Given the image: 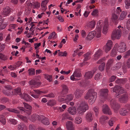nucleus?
Returning a JSON list of instances; mask_svg holds the SVG:
<instances>
[{"instance_id": "39448f33", "label": "nucleus", "mask_w": 130, "mask_h": 130, "mask_svg": "<svg viewBox=\"0 0 130 130\" xmlns=\"http://www.w3.org/2000/svg\"><path fill=\"white\" fill-rule=\"evenodd\" d=\"M121 30L120 29L114 30L112 32L111 38L112 40H115L116 39H119L121 36Z\"/></svg>"}, {"instance_id": "c85d7f7f", "label": "nucleus", "mask_w": 130, "mask_h": 130, "mask_svg": "<svg viewBox=\"0 0 130 130\" xmlns=\"http://www.w3.org/2000/svg\"><path fill=\"white\" fill-rule=\"evenodd\" d=\"M86 119L87 121L89 122H91L92 121L93 118L91 113H88L86 114Z\"/></svg>"}, {"instance_id": "5fc2aeb1", "label": "nucleus", "mask_w": 130, "mask_h": 130, "mask_svg": "<svg viewBox=\"0 0 130 130\" xmlns=\"http://www.w3.org/2000/svg\"><path fill=\"white\" fill-rule=\"evenodd\" d=\"M130 56V50L124 53L123 57L125 58H126Z\"/></svg>"}, {"instance_id": "ea45409f", "label": "nucleus", "mask_w": 130, "mask_h": 130, "mask_svg": "<svg viewBox=\"0 0 130 130\" xmlns=\"http://www.w3.org/2000/svg\"><path fill=\"white\" fill-rule=\"evenodd\" d=\"M56 104V102L55 100H49L47 103L48 105L52 106Z\"/></svg>"}, {"instance_id": "473e14b6", "label": "nucleus", "mask_w": 130, "mask_h": 130, "mask_svg": "<svg viewBox=\"0 0 130 130\" xmlns=\"http://www.w3.org/2000/svg\"><path fill=\"white\" fill-rule=\"evenodd\" d=\"M3 20L0 18V29H4L6 26L5 24H3Z\"/></svg>"}, {"instance_id": "cd10ccee", "label": "nucleus", "mask_w": 130, "mask_h": 130, "mask_svg": "<svg viewBox=\"0 0 130 130\" xmlns=\"http://www.w3.org/2000/svg\"><path fill=\"white\" fill-rule=\"evenodd\" d=\"M17 108L20 110L24 112H26L28 115H30L31 113V110H26L23 107H18Z\"/></svg>"}, {"instance_id": "bf43d9fd", "label": "nucleus", "mask_w": 130, "mask_h": 130, "mask_svg": "<svg viewBox=\"0 0 130 130\" xmlns=\"http://www.w3.org/2000/svg\"><path fill=\"white\" fill-rule=\"evenodd\" d=\"M117 54V52L115 48H113L111 53V55L112 57H114Z\"/></svg>"}, {"instance_id": "6e6d98bb", "label": "nucleus", "mask_w": 130, "mask_h": 130, "mask_svg": "<svg viewBox=\"0 0 130 130\" xmlns=\"http://www.w3.org/2000/svg\"><path fill=\"white\" fill-rule=\"evenodd\" d=\"M105 65V62L102 63L101 64L99 67V69L101 71H103L104 69Z\"/></svg>"}, {"instance_id": "603ef678", "label": "nucleus", "mask_w": 130, "mask_h": 130, "mask_svg": "<svg viewBox=\"0 0 130 130\" xmlns=\"http://www.w3.org/2000/svg\"><path fill=\"white\" fill-rule=\"evenodd\" d=\"M102 77L101 74L100 73H98L95 75L94 79L95 80H98Z\"/></svg>"}, {"instance_id": "7c9ffc66", "label": "nucleus", "mask_w": 130, "mask_h": 130, "mask_svg": "<svg viewBox=\"0 0 130 130\" xmlns=\"http://www.w3.org/2000/svg\"><path fill=\"white\" fill-rule=\"evenodd\" d=\"M62 87V93L63 94H66L68 92V88L66 85L63 84L61 85Z\"/></svg>"}, {"instance_id": "2f4dec72", "label": "nucleus", "mask_w": 130, "mask_h": 130, "mask_svg": "<svg viewBox=\"0 0 130 130\" xmlns=\"http://www.w3.org/2000/svg\"><path fill=\"white\" fill-rule=\"evenodd\" d=\"M91 54V53L90 52H88L84 54V61H87L90 59Z\"/></svg>"}, {"instance_id": "4468645a", "label": "nucleus", "mask_w": 130, "mask_h": 130, "mask_svg": "<svg viewBox=\"0 0 130 130\" xmlns=\"http://www.w3.org/2000/svg\"><path fill=\"white\" fill-rule=\"evenodd\" d=\"M20 97L26 101H31L32 100V98L28 94L24 93L23 95H20Z\"/></svg>"}, {"instance_id": "f03ea898", "label": "nucleus", "mask_w": 130, "mask_h": 130, "mask_svg": "<svg viewBox=\"0 0 130 130\" xmlns=\"http://www.w3.org/2000/svg\"><path fill=\"white\" fill-rule=\"evenodd\" d=\"M88 109V106L87 103L83 101L81 102L77 110L78 113L82 115Z\"/></svg>"}, {"instance_id": "49530a36", "label": "nucleus", "mask_w": 130, "mask_h": 130, "mask_svg": "<svg viewBox=\"0 0 130 130\" xmlns=\"http://www.w3.org/2000/svg\"><path fill=\"white\" fill-rule=\"evenodd\" d=\"M7 109L8 110L9 112H14L17 113H20V112L19 111L14 109L8 108Z\"/></svg>"}, {"instance_id": "4be33fe9", "label": "nucleus", "mask_w": 130, "mask_h": 130, "mask_svg": "<svg viewBox=\"0 0 130 130\" xmlns=\"http://www.w3.org/2000/svg\"><path fill=\"white\" fill-rule=\"evenodd\" d=\"M93 75V73L91 71L86 72L84 75L86 79H90L92 78Z\"/></svg>"}, {"instance_id": "f8f14e48", "label": "nucleus", "mask_w": 130, "mask_h": 130, "mask_svg": "<svg viewBox=\"0 0 130 130\" xmlns=\"http://www.w3.org/2000/svg\"><path fill=\"white\" fill-rule=\"evenodd\" d=\"M40 118V121L42 123L45 125H48L50 122L49 121V119L43 115H41Z\"/></svg>"}, {"instance_id": "de8ad7c7", "label": "nucleus", "mask_w": 130, "mask_h": 130, "mask_svg": "<svg viewBox=\"0 0 130 130\" xmlns=\"http://www.w3.org/2000/svg\"><path fill=\"white\" fill-rule=\"evenodd\" d=\"M82 121V119L81 118L77 117L75 118V122L76 123L79 124L81 123Z\"/></svg>"}, {"instance_id": "c03bdc74", "label": "nucleus", "mask_w": 130, "mask_h": 130, "mask_svg": "<svg viewBox=\"0 0 130 130\" xmlns=\"http://www.w3.org/2000/svg\"><path fill=\"white\" fill-rule=\"evenodd\" d=\"M45 78L48 80L49 82H51L52 80V76L49 75L48 74H44Z\"/></svg>"}, {"instance_id": "9d476101", "label": "nucleus", "mask_w": 130, "mask_h": 130, "mask_svg": "<svg viewBox=\"0 0 130 130\" xmlns=\"http://www.w3.org/2000/svg\"><path fill=\"white\" fill-rule=\"evenodd\" d=\"M128 99V94L126 92H125L123 94L120 96L119 98V100L121 103H123L126 101Z\"/></svg>"}, {"instance_id": "680f3d73", "label": "nucleus", "mask_w": 130, "mask_h": 130, "mask_svg": "<svg viewBox=\"0 0 130 130\" xmlns=\"http://www.w3.org/2000/svg\"><path fill=\"white\" fill-rule=\"evenodd\" d=\"M114 62V60L113 59H109L107 63V65L109 66L112 64Z\"/></svg>"}, {"instance_id": "8fccbe9b", "label": "nucleus", "mask_w": 130, "mask_h": 130, "mask_svg": "<svg viewBox=\"0 0 130 130\" xmlns=\"http://www.w3.org/2000/svg\"><path fill=\"white\" fill-rule=\"evenodd\" d=\"M23 104L24 105V106L25 108L29 110H31L32 109V107L29 104L25 102L23 103Z\"/></svg>"}, {"instance_id": "e433bc0d", "label": "nucleus", "mask_w": 130, "mask_h": 130, "mask_svg": "<svg viewBox=\"0 0 130 130\" xmlns=\"http://www.w3.org/2000/svg\"><path fill=\"white\" fill-rule=\"evenodd\" d=\"M66 126L67 129L74 127L73 124L71 121H67L66 123Z\"/></svg>"}, {"instance_id": "5701e85b", "label": "nucleus", "mask_w": 130, "mask_h": 130, "mask_svg": "<svg viewBox=\"0 0 130 130\" xmlns=\"http://www.w3.org/2000/svg\"><path fill=\"white\" fill-rule=\"evenodd\" d=\"M76 109L74 107H70L68 110L69 113L73 115L76 113Z\"/></svg>"}, {"instance_id": "4d7b16f0", "label": "nucleus", "mask_w": 130, "mask_h": 130, "mask_svg": "<svg viewBox=\"0 0 130 130\" xmlns=\"http://www.w3.org/2000/svg\"><path fill=\"white\" fill-rule=\"evenodd\" d=\"M30 4L31 6L33 5L35 6V7L36 8H38L40 7V3L37 2L34 3L33 4L30 3Z\"/></svg>"}, {"instance_id": "a18cd8bd", "label": "nucleus", "mask_w": 130, "mask_h": 130, "mask_svg": "<svg viewBox=\"0 0 130 130\" xmlns=\"http://www.w3.org/2000/svg\"><path fill=\"white\" fill-rule=\"evenodd\" d=\"M35 70L33 68L29 69L28 70V74L29 75H34L35 74Z\"/></svg>"}, {"instance_id": "f3484780", "label": "nucleus", "mask_w": 130, "mask_h": 130, "mask_svg": "<svg viewBox=\"0 0 130 130\" xmlns=\"http://www.w3.org/2000/svg\"><path fill=\"white\" fill-rule=\"evenodd\" d=\"M95 25V22L94 20L87 22L86 24V27L88 28H94Z\"/></svg>"}, {"instance_id": "a878e982", "label": "nucleus", "mask_w": 130, "mask_h": 130, "mask_svg": "<svg viewBox=\"0 0 130 130\" xmlns=\"http://www.w3.org/2000/svg\"><path fill=\"white\" fill-rule=\"evenodd\" d=\"M41 116H39L36 114H33L32 115L31 117V120L32 121H35L36 120L40 121Z\"/></svg>"}, {"instance_id": "58836bf2", "label": "nucleus", "mask_w": 130, "mask_h": 130, "mask_svg": "<svg viewBox=\"0 0 130 130\" xmlns=\"http://www.w3.org/2000/svg\"><path fill=\"white\" fill-rule=\"evenodd\" d=\"M0 121L3 125L6 124V119L4 116L2 115H0Z\"/></svg>"}, {"instance_id": "0e129e2a", "label": "nucleus", "mask_w": 130, "mask_h": 130, "mask_svg": "<svg viewBox=\"0 0 130 130\" xmlns=\"http://www.w3.org/2000/svg\"><path fill=\"white\" fill-rule=\"evenodd\" d=\"M5 87L6 89V90L9 91H10L13 89L12 87L11 86L9 85H6L5 86Z\"/></svg>"}, {"instance_id": "3c124183", "label": "nucleus", "mask_w": 130, "mask_h": 130, "mask_svg": "<svg viewBox=\"0 0 130 130\" xmlns=\"http://www.w3.org/2000/svg\"><path fill=\"white\" fill-rule=\"evenodd\" d=\"M67 54V53L66 51H65L63 52H60L58 53V55L59 56H66Z\"/></svg>"}, {"instance_id": "a19ab883", "label": "nucleus", "mask_w": 130, "mask_h": 130, "mask_svg": "<svg viewBox=\"0 0 130 130\" xmlns=\"http://www.w3.org/2000/svg\"><path fill=\"white\" fill-rule=\"evenodd\" d=\"M126 14L127 13L126 12L123 11L120 15V17L119 18V20H123L125 18Z\"/></svg>"}, {"instance_id": "09e8293b", "label": "nucleus", "mask_w": 130, "mask_h": 130, "mask_svg": "<svg viewBox=\"0 0 130 130\" xmlns=\"http://www.w3.org/2000/svg\"><path fill=\"white\" fill-rule=\"evenodd\" d=\"M22 63V62L21 61H19L13 65V67L15 69L17 68H18L21 66Z\"/></svg>"}, {"instance_id": "c9c22d12", "label": "nucleus", "mask_w": 130, "mask_h": 130, "mask_svg": "<svg viewBox=\"0 0 130 130\" xmlns=\"http://www.w3.org/2000/svg\"><path fill=\"white\" fill-rule=\"evenodd\" d=\"M17 116L18 118L20 119L25 122H27V119L26 117L20 114L17 115Z\"/></svg>"}, {"instance_id": "aec40b11", "label": "nucleus", "mask_w": 130, "mask_h": 130, "mask_svg": "<svg viewBox=\"0 0 130 130\" xmlns=\"http://www.w3.org/2000/svg\"><path fill=\"white\" fill-rule=\"evenodd\" d=\"M11 11L10 8L8 6H7L4 8L3 9V14L7 16Z\"/></svg>"}, {"instance_id": "dca6fc26", "label": "nucleus", "mask_w": 130, "mask_h": 130, "mask_svg": "<svg viewBox=\"0 0 130 130\" xmlns=\"http://www.w3.org/2000/svg\"><path fill=\"white\" fill-rule=\"evenodd\" d=\"M83 92V91L81 89H77L76 90L74 94L75 97L77 98L78 99L81 96Z\"/></svg>"}, {"instance_id": "6e6552de", "label": "nucleus", "mask_w": 130, "mask_h": 130, "mask_svg": "<svg viewBox=\"0 0 130 130\" xmlns=\"http://www.w3.org/2000/svg\"><path fill=\"white\" fill-rule=\"evenodd\" d=\"M108 90L107 89H101L100 91V97L102 99H105L107 95Z\"/></svg>"}, {"instance_id": "2eb2a0df", "label": "nucleus", "mask_w": 130, "mask_h": 130, "mask_svg": "<svg viewBox=\"0 0 130 130\" xmlns=\"http://www.w3.org/2000/svg\"><path fill=\"white\" fill-rule=\"evenodd\" d=\"M102 51L100 49L98 50L94 55L93 59L95 60H96L102 55Z\"/></svg>"}, {"instance_id": "f257e3e1", "label": "nucleus", "mask_w": 130, "mask_h": 130, "mask_svg": "<svg viewBox=\"0 0 130 130\" xmlns=\"http://www.w3.org/2000/svg\"><path fill=\"white\" fill-rule=\"evenodd\" d=\"M96 95V93L93 90H90L87 92L84 98L86 99H89L90 104H92L95 102L97 97Z\"/></svg>"}, {"instance_id": "37998d69", "label": "nucleus", "mask_w": 130, "mask_h": 130, "mask_svg": "<svg viewBox=\"0 0 130 130\" xmlns=\"http://www.w3.org/2000/svg\"><path fill=\"white\" fill-rule=\"evenodd\" d=\"M8 58L7 56L2 53H0V59L4 61L7 60Z\"/></svg>"}, {"instance_id": "393cba45", "label": "nucleus", "mask_w": 130, "mask_h": 130, "mask_svg": "<svg viewBox=\"0 0 130 130\" xmlns=\"http://www.w3.org/2000/svg\"><path fill=\"white\" fill-rule=\"evenodd\" d=\"M18 130H27L26 126L23 123H21L18 125Z\"/></svg>"}, {"instance_id": "4c0bfd02", "label": "nucleus", "mask_w": 130, "mask_h": 130, "mask_svg": "<svg viewBox=\"0 0 130 130\" xmlns=\"http://www.w3.org/2000/svg\"><path fill=\"white\" fill-rule=\"evenodd\" d=\"M73 98V96L72 94H70L67 96L66 98V102H68L72 100Z\"/></svg>"}, {"instance_id": "6ab92c4d", "label": "nucleus", "mask_w": 130, "mask_h": 130, "mask_svg": "<svg viewBox=\"0 0 130 130\" xmlns=\"http://www.w3.org/2000/svg\"><path fill=\"white\" fill-rule=\"evenodd\" d=\"M95 34L96 31H95L90 32L87 36V39L89 40H91L95 36Z\"/></svg>"}, {"instance_id": "774afa93", "label": "nucleus", "mask_w": 130, "mask_h": 130, "mask_svg": "<svg viewBox=\"0 0 130 130\" xmlns=\"http://www.w3.org/2000/svg\"><path fill=\"white\" fill-rule=\"evenodd\" d=\"M55 35V32L54 31L51 33L49 36H48V39H51L52 38L54 37V36Z\"/></svg>"}, {"instance_id": "a211bd4d", "label": "nucleus", "mask_w": 130, "mask_h": 130, "mask_svg": "<svg viewBox=\"0 0 130 130\" xmlns=\"http://www.w3.org/2000/svg\"><path fill=\"white\" fill-rule=\"evenodd\" d=\"M104 25L103 27V33L104 34H106L108 30L107 27L108 25V22L107 20H106L104 22Z\"/></svg>"}, {"instance_id": "f704fd0d", "label": "nucleus", "mask_w": 130, "mask_h": 130, "mask_svg": "<svg viewBox=\"0 0 130 130\" xmlns=\"http://www.w3.org/2000/svg\"><path fill=\"white\" fill-rule=\"evenodd\" d=\"M14 94L15 95H19L20 96V95H22L21 93V88L18 87L17 89H15L14 91Z\"/></svg>"}, {"instance_id": "338daca9", "label": "nucleus", "mask_w": 130, "mask_h": 130, "mask_svg": "<svg viewBox=\"0 0 130 130\" xmlns=\"http://www.w3.org/2000/svg\"><path fill=\"white\" fill-rule=\"evenodd\" d=\"M126 26L127 29L129 30H130V19L127 21Z\"/></svg>"}, {"instance_id": "b1692460", "label": "nucleus", "mask_w": 130, "mask_h": 130, "mask_svg": "<svg viewBox=\"0 0 130 130\" xmlns=\"http://www.w3.org/2000/svg\"><path fill=\"white\" fill-rule=\"evenodd\" d=\"M122 66V63L121 62L117 63L116 65L111 68V70H117L120 69Z\"/></svg>"}, {"instance_id": "423d86ee", "label": "nucleus", "mask_w": 130, "mask_h": 130, "mask_svg": "<svg viewBox=\"0 0 130 130\" xmlns=\"http://www.w3.org/2000/svg\"><path fill=\"white\" fill-rule=\"evenodd\" d=\"M110 104L114 111L115 112H117L118 111V109L120 107L119 104L115 100L113 99L111 100Z\"/></svg>"}, {"instance_id": "13d9d810", "label": "nucleus", "mask_w": 130, "mask_h": 130, "mask_svg": "<svg viewBox=\"0 0 130 130\" xmlns=\"http://www.w3.org/2000/svg\"><path fill=\"white\" fill-rule=\"evenodd\" d=\"M29 130H37L35 126L33 124H30L29 126Z\"/></svg>"}, {"instance_id": "864d4df0", "label": "nucleus", "mask_w": 130, "mask_h": 130, "mask_svg": "<svg viewBox=\"0 0 130 130\" xmlns=\"http://www.w3.org/2000/svg\"><path fill=\"white\" fill-rule=\"evenodd\" d=\"M109 46L106 45L104 47V49L105 50V52L106 53H107L111 48Z\"/></svg>"}, {"instance_id": "e2e57ef3", "label": "nucleus", "mask_w": 130, "mask_h": 130, "mask_svg": "<svg viewBox=\"0 0 130 130\" xmlns=\"http://www.w3.org/2000/svg\"><path fill=\"white\" fill-rule=\"evenodd\" d=\"M93 110L96 113L95 115L96 116H97L98 115V113H99V109L98 107H94L93 109Z\"/></svg>"}, {"instance_id": "bb28decb", "label": "nucleus", "mask_w": 130, "mask_h": 130, "mask_svg": "<svg viewBox=\"0 0 130 130\" xmlns=\"http://www.w3.org/2000/svg\"><path fill=\"white\" fill-rule=\"evenodd\" d=\"M10 91L7 90H4L2 91V92L5 95L7 96H13L14 95L13 92L12 91Z\"/></svg>"}, {"instance_id": "7ed1b4c3", "label": "nucleus", "mask_w": 130, "mask_h": 130, "mask_svg": "<svg viewBox=\"0 0 130 130\" xmlns=\"http://www.w3.org/2000/svg\"><path fill=\"white\" fill-rule=\"evenodd\" d=\"M113 92L116 93L115 96L118 98L119 95L124 92V89L122 87L117 85L115 86L113 88Z\"/></svg>"}, {"instance_id": "20e7f679", "label": "nucleus", "mask_w": 130, "mask_h": 130, "mask_svg": "<svg viewBox=\"0 0 130 130\" xmlns=\"http://www.w3.org/2000/svg\"><path fill=\"white\" fill-rule=\"evenodd\" d=\"M103 25V22L102 20L99 21L97 23L98 29H96L95 36L97 38H100L101 36V30L102 27Z\"/></svg>"}, {"instance_id": "c756f323", "label": "nucleus", "mask_w": 130, "mask_h": 130, "mask_svg": "<svg viewBox=\"0 0 130 130\" xmlns=\"http://www.w3.org/2000/svg\"><path fill=\"white\" fill-rule=\"evenodd\" d=\"M108 119V118L106 116H102L100 119V121L101 124H104Z\"/></svg>"}, {"instance_id": "72a5a7b5", "label": "nucleus", "mask_w": 130, "mask_h": 130, "mask_svg": "<svg viewBox=\"0 0 130 130\" xmlns=\"http://www.w3.org/2000/svg\"><path fill=\"white\" fill-rule=\"evenodd\" d=\"M118 15L116 14L115 13H114L112 14L111 19L113 22L116 21L117 23H118Z\"/></svg>"}, {"instance_id": "0eeeda50", "label": "nucleus", "mask_w": 130, "mask_h": 130, "mask_svg": "<svg viewBox=\"0 0 130 130\" xmlns=\"http://www.w3.org/2000/svg\"><path fill=\"white\" fill-rule=\"evenodd\" d=\"M30 85H33L35 86L39 87L41 84V82L39 80L37 79H33L31 80L29 82Z\"/></svg>"}, {"instance_id": "ddd939ff", "label": "nucleus", "mask_w": 130, "mask_h": 130, "mask_svg": "<svg viewBox=\"0 0 130 130\" xmlns=\"http://www.w3.org/2000/svg\"><path fill=\"white\" fill-rule=\"evenodd\" d=\"M119 112L120 114L122 116H127L129 113V111L124 108H121L119 110Z\"/></svg>"}, {"instance_id": "69168bd1", "label": "nucleus", "mask_w": 130, "mask_h": 130, "mask_svg": "<svg viewBox=\"0 0 130 130\" xmlns=\"http://www.w3.org/2000/svg\"><path fill=\"white\" fill-rule=\"evenodd\" d=\"M116 77L114 75L111 76L109 79V82H113L115 80Z\"/></svg>"}, {"instance_id": "1a4fd4ad", "label": "nucleus", "mask_w": 130, "mask_h": 130, "mask_svg": "<svg viewBox=\"0 0 130 130\" xmlns=\"http://www.w3.org/2000/svg\"><path fill=\"white\" fill-rule=\"evenodd\" d=\"M126 44L123 42H122L120 44V46L118 48V50L120 53H123L126 51Z\"/></svg>"}, {"instance_id": "79ce46f5", "label": "nucleus", "mask_w": 130, "mask_h": 130, "mask_svg": "<svg viewBox=\"0 0 130 130\" xmlns=\"http://www.w3.org/2000/svg\"><path fill=\"white\" fill-rule=\"evenodd\" d=\"M58 100L60 102H63L64 100L66 101V98L64 95H60L58 97Z\"/></svg>"}, {"instance_id": "9b49d317", "label": "nucleus", "mask_w": 130, "mask_h": 130, "mask_svg": "<svg viewBox=\"0 0 130 130\" xmlns=\"http://www.w3.org/2000/svg\"><path fill=\"white\" fill-rule=\"evenodd\" d=\"M103 113L106 114L112 115V112L108 106L106 104L103 106Z\"/></svg>"}, {"instance_id": "412c9836", "label": "nucleus", "mask_w": 130, "mask_h": 130, "mask_svg": "<svg viewBox=\"0 0 130 130\" xmlns=\"http://www.w3.org/2000/svg\"><path fill=\"white\" fill-rule=\"evenodd\" d=\"M73 74L76 77H81L82 76L81 70L79 69H76L74 72Z\"/></svg>"}, {"instance_id": "052dcab7", "label": "nucleus", "mask_w": 130, "mask_h": 130, "mask_svg": "<svg viewBox=\"0 0 130 130\" xmlns=\"http://www.w3.org/2000/svg\"><path fill=\"white\" fill-rule=\"evenodd\" d=\"M112 44L113 42L111 40H108L107 41L106 45L109 46L110 47L112 48Z\"/></svg>"}]
</instances>
